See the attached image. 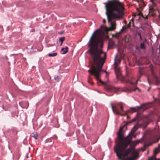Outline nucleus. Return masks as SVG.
Listing matches in <instances>:
<instances>
[{
  "instance_id": "44",
  "label": "nucleus",
  "mask_w": 160,
  "mask_h": 160,
  "mask_svg": "<svg viewBox=\"0 0 160 160\" xmlns=\"http://www.w3.org/2000/svg\"><path fill=\"white\" fill-rule=\"evenodd\" d=\"M109 47V43H108V48Z\"/></svg>"
},
{
  "instance_id": "2",
  "label": "nucleus",
  "mask_w": 160,
  "mask_h": 160,
  "mask_svg": "<svg viewBox=\"0 0 160 160\" xmlns=\"http://www.w3.org/2000/svg\"><path fill=\"white\" fill-rule=\"evenodd\" d=\"M99 43V47L102 48L103 45V42L98 37L92 39L91 42H90L89 40L88 44L90 48L88 50V52L90 54L95 64H101L100 66L101 68L105 62L106 53L103 52L102 49H99L98 48Z\"/></svg>"
},
{
  "instance_id": "13",
  "label": "nucleus",
  "mask_w": 160,
  "mask_h": 160,
  "mask_svg": "<svg viewBox=\"0 0 160 160\" xmlns=\"http://www.w3.org/2000/svg\"><path fill=\"white\" fill-rule=\"evenodd\" d=\"M149 68L151 72V74L152 76L155 75V72L154 71V66L152 64H151L149 66Z\"/></svg>"
},
{
  "instance_id": "20",
  "label": "nucleus",
  "mask_w": 160,
  "mask_h": 160,
  "mask_svg": "<svg viewBox=\"0 0 160 160\" xmlns=\"http://www.w3.org/2000/svg\"><path fill=\"white\" fill-rule=\"evenodd\" d=\"M33 135L32 136V137L34 138L35 139H37L38 138V134L37 132H36L35 133H33Z\"/></svg>"
},
{
  "instance_id": "31",
  "label": "nucleus",
  "mask_w": 160,
  "mask_h": 160,
  "mask_svg": "<svg viewBox=\"0 0 160 160\" xmlns=\"http://www.w3.org/2000/svg\"><path fill=\"white\" fill-rule=\"evenodd\" d=\"M136 49L137 50H139V48L138 46H137L136 47Z\"/></svg>"
},
{
  "instance_id": "18",
  "label": "nucleus",
  "mask_w": 160,
  "mask_h": 160,
  "mask_svg": "<svg viewBox=\"0 0 160 160\" xmlns=\"http://www.w3.org/2000/svg\"><path fill=\"white\" fill-rule=\"evenodd\" d=\"M140 48L142 49L145 50L146 49V46L144 42H141L140 44Z\"/></svg>"
},
{
  "instance_id": "3",
  "label": "nucleus",
  "mask_w": 160,
  "mask_h": 160,
  "mask_svg": "<svg viewBox=\"0 0 160 160\" xmlns=\"http://www.w3.org/2000/svg\"><path fill=\"white\" fill-rule=\"evenodd\" d=\"M106 15L108 22L109 19L119 20L123 18L124 15V8L123 4L116 0L108 1L104 3Z\"/></svg>"
},
{
  "instance_id": "40",
  "label": "nucleus",
  "mask_w": 160,
  "mask_h": 160,
  "mask_svg": "<svg viewBox=\"0 0 160 160\" xmlns=\"http://www.w3.org/2000/svg\"><path fill=\"white\" fill-rule=\"evenodd\" d=\"M149 10H152V8L151 7H150L149 8Z\"/></svg>"
},
{
  "instance_id": "30",
  "label": "nucleus",
  "mask_w": 160,
  "mask_h": 160,
  "mask_svg": "<svg viewBox=\"0 0 160 160\" xmlns=\"http://www.w3.org/2000/svg\"><path fill=\"white\" fill-rule=\"evenodd\" d=\"M15 116H16L17 117L18 116V115H16V114H13V113H12V116L13 117H14Z\"/></svg>"
},
{
  "instance_id": "46",
  "label": "nucleus",
  "mask_w": 160,
  "mask_h": 160,
  "mask_svg": "<svg viewBox=\"0 0 160 160\" xmlns=\"http://www.w3.org/2000/svg\"><path fill=\"white\" fill-rule=\"evenodd\" d=\"M88 82L90 83V84H92V83H91V82H89V81H88Z\"/></svg>"
},
{
  "instance_id": "17",
  "label": "nucleus",
  "mask_w": 160,
  "mask_h": 160,
  "mask_svg": "<svg viewBox=\"0 0 160 160\" xmlns=\"http://www.w3.org/2000/svg\"><path fill=\"white\" fill-rule=\"evenodd\" d=\"M141 107V106H136V107H132L131 108V109H132L134 111L137 112L138 111Z\"/></svg>"
},
{
  "instance_id": "21",
  "label": "nucleus",
  "mask_w": 160,
  "mask_h": 160,
  "mask_svg": "<svg viewBox=\"0 0 160 160\" xmlns=\"http://www.w3.org/2000/svg\"><path fill=\"white\" fill-rule=\"evenodd\" d=\"M118 105L120 106V108L121 111H122V112H124L123 108L122 106V103L121 102L119 103L118 104Z\"/></svg>"
},
{
  "instance_id": "19",
  "label": "nucleus",
  "mask_w": 160,
  "mask_h": 160,
  "mask_svg": "<svg viewBox=\"0 0 160 160\" xmlns=\"http://www.w3.org/2000/svg\"><path fill=\"white\" fill-rule=\"evenodd\" d=\"M65 39V37H63L61 38H59V41L61 42L60 45H62V44L63 41Z\"/></svg>"
},
{
  "instance_id": "6",
  "label": "nucleus",
  "mask_w": 160,
  "mask_h": 160,
  "mask_svg": "<svg viewBox=\"0 0 160 160\" xmlns=\"http://www.w3.org/2000/svg\"><path fill=\"white\" fill-rule=\"evenodd\" d=\"M117 64L116 57L114 58V69L117 78L119 79V77L121 74V71L120 68L118 67Z\"/></svg>"
},
{
  "instance_id": "12",
  "label": "nucleus",
  "mask_w": 160,
  "mask_h": 160,
  "mask_svg": "<svg viewBox=\"0 0 160 160\" xmlns=\"http://www.w3.org/2000/svg\"><path fill=\"white\" fill-rule=\"evenodd\" d=\"M113 86L109 85H106L105 87V89L109 92H113Z\"/></svg>"
},
{
  "instance_id": "32",
  "label": "nucleus",
  "mask_w": 160,
  "mask_h": 160,
  "mask_svg": "<svg viewBox=\"0 0 160 160\" xmlns=\"http://www.w3.org/2000/svg\"><path fill=\"white\" fill-rule=\"evenodd\" d=\"M134 133H134L133 134V135H132V136H133V137H135V138H136V135H134ZM132 134H131V136H132Z\"/></svg>"
},
{
  "instance_id": "5",
  "label": "nucleus",
  "mask_w": 160,
  "mask_h": 160,
  "mask_svg": "<svg viewBox=\"0 0 160 160\" xmlns=\"http://www.w3.org/2000/svg\"><path fill=\"white\" fill-rule=\"evenodd\" d=\"M152 138L154 142H157L160 138V132L158 129H155L153 132Z\"/></svg>"
},
{
  "instance_id": "38",
  "label": "nucleus",
  "mask_w": 160,
  "mask_h": 160,
  "mask_svg": "<svg viewBox=\"0 0 160 160\" xmlns=\"http://www.w3.org/2000/svg\"><path fill=\"white\" fill-rule=\"evenodd\" d=\"M140 40H142V38L141 36H140Z\"/></svg>"
},
{
  "instance_id": "33",
  "label": "nucleus",
  "mask_w": 160,
  "mask_h": 160,
  "mask_svg": "<svg viewBox=\"0 0 160 160\" xmlns=\"http://www.w3.org/2000/svg\"><path fill=\"white\" fill-rule=\"evenodd\" d=\"M137 34L139 36V37H140V36H141V34L140 33H139V32Z\"/></svg>"
},
{
  "instance_id": "37",
  "label": "nucleus",
  "mask_w": 160,
  "mask_h": 160,
  "mask_svg": "<svg viewBox=\"0 0 160 160\" xmlns=\"http://www.w3.org/2000/svg\"><path fill=\"white\" fill-rule=\"evenodd\" d=\"M57 49V47H56L53 50V51H55Z\"/></svg>"
},
{
  "instance_id": "11",
  "label": "nucleus",
  "mask_w": 160,
  "mask_h": 160,
  "mask_svg": "<svg viewBox=\"0 0 160 160\" xmlns=\"http://www.w3.org/2000/svg\"><path fill=\"white\" fill-rule=\"evenodd\" d=\"M103 27V25H102L101 26L99 29H97L93 32V33H92V35L91 36L90 38V42H91V40L93 38V36L94 35L95 33L98 32L100 31H101V29H102Z\"/></svg>"
},
{
  "instance_id": "1",
  "label": "nucleus",
  "mask_w": 160,
  "mask_h": 160,
  "mask_svg": "<svg viewBox=\"0 0 160 160\" xmlns=\"http://www.w3.org/2000/svg\"><path fill=\"white\" fill-rule=\"evenodd\" d=\"M135 119L131 121L130 122L134 121ZM130 122L126 123L123 126L121 127L119 132L117 133V139L119 142L118 144L116 142V144L114 148V151L117 156L120 160H135L138 157L139 151L140 150H136L135 147L136 145L143 141V137L139 140L132 141L133 136H131L137 131V129H135V126H134L129 132L128 134L126 137H124L123 129L126 127Z\"/></svg>"
},
{
  "instance_id": "22",
  "label": "nucleus",
  "mask_w": 160,
  "mask_h": 160,
  "mask_svg": "<svg viewBox=\"0 0 160 160\" xmlns=\"http://www.w3.org/2000/svg\"><path fill=\"white\" fill-rule=\"evenodd\" d=\"M57 53L56 52L53 53H50L48 54V55L49 57H52L56 56Z\"/></svg>"
},
{
  "instance_id": "41",
  "label": "nucleus",
  "mask_w": 160,
  "mask_h": 160,
  "mask_svg": "<svg viewBox=\"0 0 160 160\" xmlns=\"http://www.w3.org/2000/svg\"><path fill=\"white\" fill-rule=\"evenodd\" d=\"M158 148H160V144H158Z\"/></svg>"
},
{
  "instance_id": "16",
  "label": "nucleus",
  "mask_w": 160,
  "mask_h": 160,
  "mask_svg": "<svg viewBox=\"0 0 160 160\" xmlns=\"http://www.w3.org/2000/svg\"><path fill=\"white\" fill-rule=\"evenodd\" d=\"M62 76H54V78L55 80L57 82L59 81L61 79Z\"/></svg>"
},
{
  "instance_id": "24",
  "label": "nucleus",
  "mask_w": 160,
  "mask_h": 160,
  "mask_svg": "<svg viewBox=\"0 0 160 160\" xmlns=\"http://www.w3.org/2000/svg\"><path fill=\"white\" fill-rule=\"evenodd\" d=\"M132 23V26H133L134 25V24L133 23V18L131 19L130 20V22H129V24L130 25V26L131 25Z\"/></svg>"
},
{
  "instance_id": "10",
  "label": "nucleus",
  "mask_w": 160,
  "mask_h": 160,
  "mask_svg": "<svg viewBox=\"0 0 160 160\" xmlns=\"http://www.w3.org/2000/svg\"><path fill=\"white\" fill-rule=\"evenodd\" d=\"M116 27V23L115 22H112L111 23L110 26L108 28L109 31L114 30Z\"/></svg>"
},
{
  "instance_id": "28",
  "label": "nucleus",
  "mask_w": 160,
  "mask_h": 160,
  "mask_svg": "<svg viewBox=\"0 0 160 160\" xmlns=\"http://www.w3.org/2000/svg\"><path fill=\"white\" fill-rule=\"evenodd\" d=\"M52 138H48V139H47L46 140V142H49V140H51V139H52Z\"/></svg>"
},
{
  "instance_id": "27",
  "label": "nucleus",
  "mask_w": 160,
  "mask_h": 160,
  "mask_svg": "<svg viewBox=\"0 0 160 160\" xmlns=\"http://www.w3.org/2000/svg\"><path fill=\"white\" fill-rule=\"evenodd\" d=\"M55 45V44L54 43L53 44H49L48 45V47H50V46H54Z\"/></svg>"
},
{
  "instance_id": "8",
  "label": "nucleus",
  "mask_w": 160,
  "mask_h": 160,
  "mask_svg": "<svg viewBox=\"0 0 160 160\" xmlns=\"http://www.w3.org/2000/svg\"><path fill=\"white\" fill-rule=\"evenodd\" d=\"M160 151L158 148H156L154 151V156L149 158L148 160H160V158L157 159L155 158V156Z\"/></svg>"
},
{
  "instance_id": "25",
  "label": "nucleus",
  "mask_w": 160,
  "mask_h": 160,
  "mask_svg": "<svg viewBox=\"0 0 160 160\" xmlns=\"http://www.w3.org/2000/svg\"><path fill=\"white\" fill-rule=\"evenodd\" d=\"M126 82L128 83H130L131 84L134 85V82L130 80H128L126 81Z\"/></svg>"
},
{
  "instance_id": "15",
  "label": "nucleus",
  "mask_w": 160,
  "mask_h": 160,
  "mask_svg": "<svg viewBox=\"0 0 160 160\" xmlns=\"http://www.w3.org/2000/svg\"><path fill=\"white\" fill-rule=\"evenodd\" d=\"M65 49V50L62 53L63 54H66L68 52V48L67 47H66L65 48H62L61 49V51H63Z\"/></svg>"
},
{
  "instance_id": "48",
  "label": "nucleus",
  "mask_w": 160,
  "mask_h": 160,
  "mask_svg": "<svg viewBox=\"0 0 160 160\" xmlns=\"http://www.w3.org/2000/svg\"><path fill=\"white\" fill-rule=\"evenodd\" d=\"M120 61H119V63H120Z\"/></svg>"
},
{
  "instance_id": "45",
  "label": "nucleus",
  "mask_w": 160,
  "mask_h": 160,
  "mask_svg": "<svg viewBox=\"0 0 160 160\" xmlns=\"http://www.w3.org/2000/svg\"><path fill=\"white\" fill-rule=\"evenodd\" d=\"M151 1L152 2V3H154L153 1L152 0H151Z\"/></svg>"
},
{
  "instance_id": "26",
  "label": "nucleus",
  "mask_w": 160,
  "mask_h": 160,
  "mask_svg": "<svg viewBox=\"0 0 160 160\" xmlns=\"http://www.w3.org/2000/svg\"><path fill=\"white\" fill-rule=\"evenodd\" d=\"M126 29V28L124 27V26H123L122 28V29L120 30L119 32V33H121L124 30H125Z\"/></svg>"
},
{
  "instance_id": "43",
  "label": "nucleus",
  "mask_w": 160,
  "mask_h": 160,
  "mask_svg": "<svg viewBox=\"0 0 160 160\" xmlns=\"http://www.w3.org/2000/svg\"><path fill=\"white\" fill-rule=\"evenodd\" d=\"M63 33V31H62L60 33V34H62Z\"/></svg>"
},
{
  "instance_id": "4",
  "label": "nucleus",
  "mask_w": 160,
  "mask_h": 160,
  "mask_svg": "<svg viewBox=\"0 0 160 160\" xmlns=\"http://www.w3.org/2000/svg\"><path fill=\"white\" fill-rule=\"evenodd\" d=\"M96 66L93 65L91 68L88 70V72L94 76L102 84L107 85V82H103L100 79V73L102 71V68L103 66L100 68L101 64H96Z\"/></svg>"
},
{
  "instance_id": "34",
  "label": "nucleus",
  "mask_w": 160,
  "mask_h": 160,
  "mask_svg": "<svg viewBox=\"0 0 160 160\" xmlns=\"http://www.w3.org/2000/svg\"><path fill=\"white\" fill-rule=\"evenodd\" d=\"M148 82L149 84V85H150V81L149 80V79L148 78Z\"/></svg>"
},
{
  "instance_id": "35",
  "label": "nucleus",
  "mask_w": 160,
  "mask_h": 160,
  "mask_svg": "<svg viewBox=\"0 0 160 160\" xmlns=\"http://www.w3.org/2000/svg\"><path fill=\"white\" fill-rule=\"evenodd\" d=\"M102 22L103 23H105L106 22V20L105 19H103L102 20Z\"/></svg>"
},
{
  "instance_id": "36",
  "label": "nucleus",
  "mask_w": 160,
  "mask_h": 160,
  "mask_svg": "<svg viewBox=\"0 0 160 160\" xmlns=\"http://www.w3.org/2000/svg\"><path fill=\"white\" fill-rule=\"evenodd\" d=\"M102 71L104 72H105L106 74H107L108 72H107L105 70H103Z\"/></svg>"
},
{
  "instance_id": "9",
  "label": "nucleus",
  "mask_w": 160,
  "mask_h": 160,
  "mask_svg": "<svg viewBox=\"0 0 160 160\" xmlns=\"http://www.w3.org/2000/svg\"><path fill=\"white\" fill-rule=\"evenodd\" d=\"M110 104L112 108V111L114 114L119 115H122L118 108H116L115 109L112 102L110 103Z\"/></svg>"
},
{
  "instance_id": "23",
  "label": "nucleus",
  "mask_w": 160,
  "mask_h": 160,
  "mask_svg": "<svg viewBox=\"0 0 160 160\" xmlns=\"http://www.w3.org/2000/svg\"><path fill=\"white\" fill-rule=\"evenodd\" d=\"M138 72L140 74V77L142 76L143 74V71L141 70V69H139L138 70ZM140 77L139 78H138V80L139 79Z\"/></svg>"
},
{
  "instance_id": "42",
  "label": "nucleus",
  "mask_w": 160,
  "mask_h": 160,
  "mask_svg": "<svg viewBox=\"0 0 160 160\" xmlns=\"http://www.w3.org/2000/svg\"><path fill=\"white\" fill-rule=\"evenodd\" d=\"M124 22L125 23H126V21H124Z\"/></svg>"
},
{
  "instance_id": "29",
  "label": "nucleus",
  "mask_w": 160,
  "mask_h": 160,
  "mask_svg": "<svg viewBox=\"0 0 160 160\" xmlns=\"http://www.w3.org/2000/svg\"><path fill=\"white\" fill-rule=\"evenodd\" d=\"M147 42V40L146 38H145L144 40L142 42H144V43L145 44V42Z\"/></svg>"
},
{
  "instance_id": "7",
  "label": "nucleus",
  "mask_w": 160,
  "mask_h": 160,
  "mask_svg": "<svg viewBox=\"0 0 160 160\" xmlns=\"http://www.w3.org/2000/svg\"><path fill=\"white\" fill-rule=\"evenodd\" d=\"M121 91H122L124 92H130L132 90H130L128 88H125L123 89L121 88L118 87H113V91H114L115 92H119Z\"/></svg>"
},
{
  "instance_id": "14",
  "label": "nucleus",
  "mask_w": 160,
  "mask_h": 160,
  "mask_svg": "<svg viewBox=\"0 0 160 160\" xmlns=\"http://www.w3.org/2000/svg\"><path fill=\"white\" fill-rule=\"evenodd\" d=\"M155 79V83L156 85H158L160 84V80L159 79L158 77L155 75L153 76Z\"/></svg>"
},
{
  "instance_id": "39",
  "label": "nucleus",
  "mask_w": 160,
  "mask_h": 160,
  "mask_svg": "<svg viewBox=\"0 0 160 160\" xmlns=\"http://www.w3.org/2000/svg\"><path fill=\"white\" fill-rule=\"evenodd\" d=\"M148 103H149V104H152L153 103V102H148Z\"/></svg>"
},
{
  "instance_id": "47",
  "label": "nucleus",
  "mask_w": 160,
  "mask_h": 160,
  "mask_svg": "<svg viewBox=\"0 0 160 160\" xmlns=\"http://www.w3.org/2000/svg\"><path fill=\"white\" fill-rule=\"evenodd\" d=\"M53 143H54V142H52V144H53Z\"/></svg>"
}]
</instances>
